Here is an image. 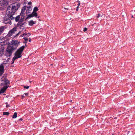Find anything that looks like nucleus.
<instances>
[{
  "mask_svg": "<svg viewBox=\"0 0 135 135\" xmlns=\"http://www.w3.org/2000/svg\"><path fill=\"white\" fill-rule=\"evenodd\" d=\"M20 4L18 3H16L12 6H10L7 8V12L5 17H4V22L5 24L10 23H11V20H14L15 17L13 16L14 15L16 11L20 7Z\"/></svg>",
  "mask_w": 135,
  "mask_h": 135,
  "instance_id": "obj_1",
  "label": "nucleus"
},
{
  "mask_svg": "<svg viewBox=\"0 0 135 135\" xmlns=\"http://www.w3.org/2000/svg\"><path fill=\"white\" fill-rule=\"evenodd\" d=\"M20 42L17 40L12 41V46H8L6 50L7 52L6 55L7 57H10L11 55L13 50H15L18 47Z\"/></svg>",
  "mask_w": 135,
  "mask_h": 135,
  "instance_id": "obj_2",
  "label": "nucleus"
},
{
  "mask_svg": "<svg viewBox=\"0 0 135 135\" xmlns=\"http://www.w3.org/2000/svg\"><path fill=\"white\" fill-rule=\"evenodd\" d=\"M25 48V46H23L20 47L15 52V56L14 57L17 59L21 57L22 56L21 54Z\"/></svg>",
  "mask_w": 135,
  "mask_h": 135,
  "instance_id": "obj_3",
  "label": "nucleus"
},
{
  "mask_svg": "<svg viewBox=\"0 0 135 135\" xmlns=\"http://www.w3.org/2000/svg\"><path fill=\"white\" fill-rule=\"evenodd\" d=\"M8 0H0V4L1 6L5 7L8 4Z\"/></svg>",
  "mask_w": 135,
  "mask_h": 135,
  "instance_id": "obj_4",
  "label": "nucleus"
},
{
  "mask_svg": "<svg viewBox=\"0 0 135 135\" xmlns=\"http://www.w3.org/2000/svg\"><path fill=\"white\" fill-rule=\"evenodd\" d=\"M20 22V21H19L17 24V27H23L25 26V25L26 24V22Z\"/></svg>",
  "mask_w": 135,
  "mask_h": 135,
  "instance_id": "obj_5",
  "label": "nucleus"
},
{
  "mask_svg": "<svg viewBox=\"0 0 135 135\" xmlns=\"http://www.w3.org/2000/svg\"><path fill=\"white\" fill-rule=\"evenodd\" d=\"M4 72V66L3 64H2L0 65V77L3 74Z\"/></svg>",
  "mask_w": 135,
  "mask_h": 135,
  "instance_id": "obj_6",
  "label": "nucleus"
},
{
  "mask_svg": "<svg viewBox=\"0 0 135 135\" xmlns=\"http://www.w3.org/2000/svg\"><path fill=\"white\" fill-rule=\"evenodd\" d=\"M20 15V19L19 21H20V22H23L25 16V14L24 13H21Z\"/></svg>",
  "mask_w": 135,
  "mask_h": 135,
  "instance_id": "obj_7",
  "label": "nucleus"
},
{
  "mask_svg": "<svg viewBox=\"0 0 135 135\" xmlns=\"http://www.w3.org/2000/svg\"><path fill=\"white\" fill-rule=\"evenodd\" d=\"M8 86H4L3 88H2L0 91V92L1 93H4L5 92L6 90L8 88Z\"/></svg>",
  "mask_w": 135,
  "mask_h": 135,
  "instance_id": "obj_8",
  "label": "nucleus"
},
{
  "mask_svg": "<svg viewBox=\"0 0 135 135\" xmlns=\"http://www.w3.org/2000/svg\"><path fill=\"white\" fill-rule=\"evenodd\" d=\"M26 11V13L28 14L32 10V8L30 6L27 7Z\"/></svg>",
  "mask_w": 135,
  "mask_h": 135,
  "instance_id": "obj_9",
  "label": "nucleus"
},
{
  "mask_svg": "<svg viewBox=\"0 0 135 135\" xmlns=\"http://www.w3.org/2000/svg\"><path fill=\"white\" fill-rule=\"evenodd\" d=\"M4 49L1 47H0V56H2L3 53Z\"/></svg>",
  "mask_w": 135,
  "mask_h": 135,
  "instance_id": "obj_10",
  "label": "nucleus"
},
{
  "mask_svg": "<svg viewBox=\"0 0 135 135\" xmlns=\"http://www.w3.org/2000/svg\"><path fill=\"white\" fill-rule=\"evenodd\" d=\"M4 84L6 85H7L9 84V81L7 79H5L4 80Z\"/></svg>",
  "mask_w": 135,
  "mask_h": 135,
  "instance_id": "obj_11",
  "label": "nucleus"
},
{
  "mask_svg": "<svg viewBox=\"0 0 135 135\" xmlns=\"http://www.w3.org/2000/svg\"><path fill=\"white\" fill-rule=\"evenodd\" d=\"M20 15H18L17 16L15 17V21L17 22H19V20H20Z\"/></svg>",
  "mask_w": 135,
  "mask_h": 135,
  "instance_id": "obj_12",
  "label": "nucleus"
},
{
  "mask_svg": "<svg viewBox=\"0 0 135 135\" xmlns=\"http://www.w3.org/2000/svg\"><path fill=\"white\" fill-rule=\"evenodd\" d=\"M4 26H1V27H0V35L4 31Z\"/></svg>",
  "mask_w": 135,
  "mask_h": 135,
  "instance_id": "obj_13",
  "label": "nucleus"
},
{
  "mask_svg": "<svg viewBox=\"0 0 135 135\" xmlns=\"http://www.w3.org/2000/svg\"><path fill=\"white\" fill-rule=\"evenodd\" d=\"M27 7L26 6H24L22 8V10L21 12V13H24V12L26 10V8Z\"/></svg>",
  "mask_w": 135,
  "mask_h": 135,
  "instance_id": "obj_14",
  "label": "nucleus"
},
{
  "mask_svg": "<svg viewBox=\"0 0 135 135\" xmlns=\"http://www.w3.org/2000/svg\"><path fill=\"white\" fill-rule=\"evenodd\" d=\"M28 23L29 25L30 26H32L33 24L35 23L32 20H31V21H29Z\"/></svg>",
  "mask_w": 135,
  "mask_h": 135,
  "instance_id": "obj_15",
  "label": "nucleus"
},
{
  "mask_svg": "<svg viewBox=\"0 0 135 135\" xmlns=\"http://www.w3.org/2000/svg\"><path fill=\"white\" fill-rule=\"evenodd\" d=\"M33 17V16L31 14H30L29 15H27V17L25 18V21H26L27 19H29V18H31V17Z\"/></svg>",
  "mask_w": 135,
  "mask_h": 135,
  "instance_id": "obj_16",
  "label": "nucleus"
},
{
  "mask_svg": "<svg viewBox=\"0 0 135 135\" xmlns=\"http://www.w3.org/2000/svg\"><path fill=\"white\" fill-rule=\"evenodd\" d=\"M33 16V17H37V13L35 12H33L31 14Z\"/></svg>",
  "mask_w": 135,
  "mask_h": 135,
  "instance_id": "obj_17",
  "label": "nucleus"
},
{
  "mask_svg": "<svg viewBox=\"0 0 135 135\" xmlns=\"http://www.w3.org/2000/svg\"><path fill=\"white\" fill-rule=\"evenodd\" d=\"M16 31V28H14L12 30L9 31V32L11 33H13Z\"/></svg>",
  "mask_w": 135,
  "mask_h": 135,
  "instance_id": "obj_18",
  "label": "nucleus"
},
{
  "mask_svg": "<svg viewBox=\"0 0 135 135\" xmlns=\"http://www.w3.org/2000/svg\"><path fill=\"white\" fill-rule=\"evenodd\" d=\"M17 113L16 112H15L14 113L13 115L12 116L13 118H15L17 117Z\"/></svg>",
  "mask_w": 135,
  "mask_h": 135,
  "instance_id": "obj_19",
  "label": "nucleus"
},
{
  "mask_svg": "<svg viewBox=\"0 0 135 135\" xmlns=\"http://www.w3.org/2000/svg\"><path fill=\"white\" fill-rule=\"evenodd\" d=\"M9 114V113L8 112H3V114L4 115H6L8 116Z\"/></svg>",
  "mask_w": 135,
  "mask_h": 135,
  "instance_id": "obj_20",
  "label": "nucleus"
},
{
  "mask_svg": "<svg viewBox=\"0 0 135 135\" xmlns=\"http://www.w3.org/2000/svg\"><path fill=\"white\" fill-rule=\"evenodd\" d=\"M38 10V9L37 7H35L33 9V12H36Z\"/></svg>",
  "mask_w": 135,
  "mask_h": 135,
  "instance_id": "obj_21",
  "label": "nucleus"
},
{
  "mask_svg": "<svg viewBox=\"0 0 135 135\" xmlns=\"http://www.w3.org/2000/svg\"><path fill=\"white\" fill-rule=\"evenodd\" d=\"M23 36H24L25 35H27V36L28 37L31 35L30 33H24L23 34Z\"/></svg>",
  "mask_w": 135,
  "mask_h": 135,
  "instance_id": "obj_22",
  "label": "nucleus"
},
{
  "mask_svg": "<svg viewBox=\"0 0 135 135\" xmlns=\"http://www.w3.org/2000/svg\"><path fill=\"white\" fill-rule=\"evenodd\" d=\"M16 59H17L15 57H14L12 61L11 64H13L14 63L15 60Z\"/></svg>",
  "mask_w": 135,
  "mask_h": 135,
  "instance_id": "obj_23",
  "label": "nucleus"
},
{
  "mask_svg": "<svg viewBox=\"0 0 135 135\" xmlns=\"http://www.w3.org/2000/svg\"><path fill=\"white\" fill-rule=\"evenodd\" d=\"M23 38L25 40V41H28V38L27 37H24Z\"/></svg>",
  "mask_w": 135,
  "mask_h": 135,
  "instance_id": "obj_24",
  "label": "nucleus"
},
{
  "mask_svg": "<svg viewBox=\"0 0 135 135\" xmlns=\"http://www.w3.org/2000/svg\"><path fill=\"white\" fill-rule=\"evenodd\" d=\"M23 86V88H26L27 89H28V88L29 87V86Z\"/></svg>",
  "mask_w": 135,
  "mask_h": 135,
  "instance_id": "obj_25",
  "label": "nucleus"
},
{
  "mask_svg": "<svg viewBox=\"0 0 135 135\" xmlns=\"http://www.w3.org/2000/svg\"><path fill=\"white\" fill-rule=\"evenodd\" d=\"M87 30V28H86V27H85L84 28V29L83 31L84 32H85V31H86Z\"/></svg>",
  "mask_w": 135,
  "mask_h": 135,
  "instance_id": "obj_26",
  "label": "nucleus"
},
{
  "mask_svg": "<svg viewBox=\"0 0 135 135\" xmlns=\"http://www.w3.org/2000/svg\"><path fill=\"white\" fill-rule=\"evenodd\" d=\"M32 4V3L31 2H29L28 3V5H30L31 4Z\"/></svg>",
  "mask_w": 135,
  "mask_h": 135,
  "instance_id": "obj_27",
  "label": "nucleus"
},
{
  "mask_svg": "<svg viewBox=\"0 0 135 135\" xmlns=\"http://www.w3.org/2000/svg\"><path fill=\"white\" fill-rule=\"evenodd\" d=\"M10 107V106L9 105H8V104L6 105V107L7 108L8 107Z\"/></svg>",
  "mask_w": 135,
  "mask_h": 135,
  "instance_id": "obj_28",
  "label": "nucleus"
},
{
  "mask_svg": "<svg viewBox=\"0 0 135 135\" xmlns=\"http://www.w3.org/2000/svg\"><path fill=\"white\" fill-rule=\"evenodd\" d=\"M24 94H25V95H26V96H27L28 95V93H25Z\"/></svg>",
  "mask_w": 135,
  "mask_h": 135,
  "instance_id": "obj_29",
  "label": "nucleus"
},
{
  "mask_svg": "<svg viewBox=\"0 0 135 135\" xmlns=\"http://www.w3.org/2000/svg\"><path fill=\"white\" fill-rule=\"evenodd\" d=\"M98 16H97V17L98 18H99L100 17V15L99 14H98Z\"/></svg>",
  "mask_w": 135,
  "mask_h": 135,
  "instance_id": "obj_30",
  "label": "nucleus"
},
{
  "mask_svg": "<svg viewBox=\"0 0 135 135\" xmlns=\"http://www.w3.org/2000/svg\"><path fill=\"white\" fill-rule=\"evenodd\" d=\"M21 96L22 97V99H23L24 97V96L23 95H21Z\"/></svg>",
  "mask_w": 135,
  "mask_h": 135,
  "instance_id": "obj_31",
  "label": "nucleus"
},
{
  "mask_svg": "<svg viewBox=\"0 0 135 135\" xmlns=\"http://www.w3.org/2000/svg\"><path fill=\"white\" fill-rule=\"evenodd\" d=\"M78 6L77 7L76 9V11H78Z\"/></svg>",
  "mask_w": 135,
  "mask_h": 135,
  "instance_id": "obj_32",
  "label": "nucleus"
},
{
  "mask_svg": "<svg viewBox=\"0 0 135 135\" xmlns=\"http://www.w3.org/2000/svg\"><path fill=\"white\" fill-rule=\"evenodd\" d=\"M19 120H22L23 119L22 118H20Z\"/></svg>",
  "mask_w": 135,
  "mask_h": 135,
  "instance_id": "obj_33",
  "label": "nucleus"
},
{
  "mask_svg": "<svg viewBox=\"0 0 135 135\" xmlns=\"http://www.w3.org/2000/svg\"><path fill=\"white\" fill-rule=\"evenodd\" d=\"M20 32L17 35V36H18L19 34L20 33V32Z\"/></svg>",
  "mask_w": 135,
  "mask_h": 135,
  "instance_id": "obj_34",
  "label": "nucleus"
},
{
  "mask_svg": "<svg viewBox=\"0 0 135 135\" xmlns=\"http://www.w3.org/2000/svg\"><path fill=\"white\" fill-rule=\"evenodd\" d=\"M31 39L30 38H29V41L30 42L31 41Z\"/></svg>",
  "mask_w": 135,
  "mask_h": 135,
  "instance_id": "obj_35",
  "label": "nucleus"
},
{
  "mask_svg": "<svg viewBox=\"0 0 135 135\" xmlns=\"http://www.w3.org/2000/svg\"><path fill=\"white\" fill-rule=\"evenodd\" d=\"M25 42H24L25 43H27V41H25Z\"/></svg>",
  "mask_w": 135,
  "mask_h": 135,
  "instance_id": "obj_36",
  "label": "nucleus"
},
{
  "mask_svg": "<svg viewBox=\"0 0 135 135\" xmlns=\"http://www.w3.org/2000/svg\"><path fill=\"white\" fill-rule=\"evenodd\" d=\"M64 9H68V8H64Z\"/></svg>",
  "mask_w": 135,
  "mask_h": 135,
  "instance_id": "obj_37",
  "label": "nucleus"
},
{
  "mask_svg": "<svg viewBox=\"0 0 135 135\" xmlns=\"http://www.w3.org/2000/svg\"><path fill=\"white\" fill-rule=\"evenodd\" d=\"M78 6H80V3H79L78 4Z\"/></svg>",
  "mask_w": 135,
  "mask_h": 135,
  "instance_id": "obj_38",
  "label": "nucleus"
},
{
  "mask_svg": "<svg viewBox=\"0 0 135 135\" xmlns=\"http://www.w3.org/2000/svg\"><path fill=\"white\" fill-rule=\"evenodd\" d=\"M124 15H122V16L123 17H124Z\"/></svg>",
  "mask_w": 135,
  "mask_h": 135,
  "instance_id": "obj_39",
  "label": "nucleus"
},
{
  "mask_svg": "<svg viewBox=\"0 0 135 135\" xmlns=\"http://www.w3.org/2000/svg\"><path fill=\"white\" fill-rule=\"evenodd\" d=\"M25 46H27V45H26H26H25Z\"/></svg>",
  "mask_w": 135,
  "mask_h": 135,
  "instance_id": "obj_40",
  "label": "nucleus"
},
{
  "mask_svg": "<svg viewBox=\"0 0 135 135\" xmlns=\"http://www.w3.org/2000/svg\"><path fill=\"white\" fill-rule=\"evenodd\" d=\"M8 60H9V59H10V58H8Z\"/></svg>",
  "mask_w": 135,
  "mask_h": 135,
  "instance_id": "obj_41",
  "label": "nucleus"
},
{
  "mask_svg": "<svg viewBox=\"0 0 135 135\" xmlns=\"http://www.w3.org/2000/svg\"><path fill=\"white\" fill-rule=\"evenodd\" d=\"M18 1H20V0H17Z\"/></svg>",
  "mask_w": 135,
  "mask_h": 135,
  "instance_id": "obj_42",
  "label": "nucleus"
},
{
  "mask_svg": "<svg viewBox=\"0 0 135 135\" xmlns=\"http://www.w3.org/2000/svg\"><path fill=\"white\" fill-rule=\"evenodd\" d=\"M124 15H126V13H124Z\"/></svg>",
  "mask_w": 135,
  "mask_h": 135,
  "instance_id": "obj_43",
  "label": "nucleus"
},
{
  "mask_svg": "<svg viewBox=\"0 0 135 135\" xmlns=\"http://www.w3.org/2000/svg\"><path fill=\"white\" fill-rule=\"evenodd\" d=\"M1 94V92H0V94Z\"/></svg>",
  "mask_w": 135,
  "mask_h": 135,
  "instance_id": "obj_44",
  "label": "nucleus"
}]
</instances>
